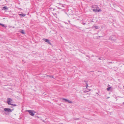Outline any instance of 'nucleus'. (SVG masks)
Listing matches in <instances>:
<instances>
[{
  "mask_svg": "<svg viewBox=\"0 0 124 124\" xmlns=\"http://www.w3.org/2000/svg\"><path fill=\"white\" fill-rule=\"evenodd\" d=\"M62 6V7H64V6H63V5H62V6Z\"/></svg>",
  "mask_w": 124,
  "mask_h": 124,
  "instance_id": "5701e85b",
  "label": "nucleus"
},
{
  "mask_svg": "<svg viewBox=\"0 0 124 124\" xmlns=\"http://www.w3.org/2000/svg\"><path fill=\"white\" fill-rule=\"evenodd\" d=\"M52 8H50V9H52Z\"/></svg>",
  "mask_w": 124,
  "mask_h": 124,
  "instance_id": "bb28decb",
  "label": "nucleus"
},
{
  "mask_svg": "<svg viewBox=\"0 0 124 124\" xmlns=\"http://www.w3.org/2000/svg\"><path fill=\"white\" fill-rule=\"evenodd\" d=\"M27 111L28 112L29 114L32 116H33L34 115V113H35L34 111L31 110H27Z\"/></svg>",
  "mask_w": 124,
  "mask_h": 124,
  "instance_id": "f03ea898",
  "label": "nucleus"
},
{
  "mask_svg": "<svg viewBox=\"0 0 124 124\" xmlns=\"http://www.w3.org/2000/svg\"><path fill=\"white\" fill-rule=\"evenodd\" d=\"M82 24L83 25H85L86 24V23H82Z\"/></svg>",
  "mask_w": 124,
  "mask_h": 124,
  "instance_id": "a211bd4d",
  "label": "nucleus"
},
{
  "mask_svg": "<svg viewBox=\"0 0 124 124\" xmlns=\"http://www.w3.org/2000/svg\"><path fill=\"white\" fill-rule=\"evenodd\" d=\"M63 124L62 123H61V124Z\"/></svg>",
  "mask_w": 124,
  "mask_h": 124,
  "instance_id": "b1692460",
  "label": "nucleus"
},
{
  "mask_svg": "<svg viewBox=\"0 0 124 124\" xmlns=\"http://www.w3.org/2000/svg\"><path fill=\"white\" fill-rule=\"evenodd\" d=\"M68 22H69V23H70V21L69 20V21H68Z\"/></svg>",
  "mask_w": 124,
  "mask_h": 124,
  "instance_id": "aec40b11",
  "label": "nucleus"
},
{
  "mask_svg": "<svg viewBox=\"0 0 124 124\" xmlns=\"http://www.w3.org/2000/svg\"><path fill=\"white\" fill-rule=\"evenodd\" d=\"M123 104H124V102H123Z\"/></svg>",
  "mask_w": 124,
  "mask_h": 124,
  "instance_id": "393cba45",
  "label": "nucleus"
},
{
  "mask_svg": "<svg viewBox=\"0 0 124 124\" xmlns=\"http://www.w3.org/2000/svg\"><path fill=\"white\" fill-rule=\"evenodd\" d=\"M4 110L5 111V114L6 115H7V113L6 112H8L9 113H10L12 112V110L11 109L9 108H5L4 109Z\"/></svg>",
  "mask_w": 124,
  "mask_h": 124,
  "instance_id": "7ed1b4c3",
  "label": "nucleus"
},
{
  "mask_svg": "<svg viewBox=\"0 0 124 124\" xmlns=\"http://www.w3.org/2000/svg\"><path fill=\"white\" fill-rule=\"evenodd\" d=\"M62 100H64V101L66 102H69L70 103H72V101L69 100H68L67 99L65 98H62Z\"/></svg>",
  "mask_w": 124,
  "mask_h": 124,
  "instance_id": "39448f33",
  "label": "nucleus"
},
{
  "mask_svg": "<svg viewBox=\"0 0 124 124\" xmlns=\"http://www.w3.org/2000/svg\"><path fill=\"white\" fill-rule=\"evenodd\" d=\"M98 59H99V60H101V58H99Z\"/></svg>",
  "mask_w": 124,
  "mask_h": 124,
  "instance_id": "412c9836",
  "label": "nucleus"
},
{
  "mask_svg": "<svg viewBox=\"0 0 124 124\" xmlns=\"http://www.w3.org/2000/svg\"><path fill=\"white\" fill-rule=\"evenodd\" d=\"M19 15L20 16H21L22 17H23L25 16L26 15L23 13H22L21 14H19Z\"/></svg>",
  "mask_w": 124,
  "mask_h": 124,
  "instance_id": "1a4fd4ad",
  "label": "nucleus"
},
{
  "mask_svg": "<svg viewBox=\"0 0 124 124\" xmlns=\"http://www.w3.org/2000/svg\"><path fill=\"white\" fill-rule=\"evenodd\" d=\"M84 82H86V83H87V81H85V80H84Z\"/></svg>",
  "mask_w": 124,
  "mask_h": 124,
  "instance_id": "6ab92c4d",
  "label": "nucleus"
},
{
  "mask_svg": "<svg viewBox=\"0 0 124 124\" xmlns=\"http://www.w3.org/2000/svg\"><path fill=\"white\" fill-rule=\"evenodd\" d=\"M55 8H54V9H53V10H55Z\"/></svg>",
  "mask_w": 124,
  "mask_h": 124,
  "instance_id": "4be33fe9",
  "label": "nucleus"
},
{
  "mask_svg": "<svg viewBox=\"0 0 124 124\" xmlns=\"http://www.w3.org/2000/svg\"><path fill=\"white\" fill-rule=\"evenodd\" d=\"M112 63V62H110V63Z\"/></svg>",
  "mask_w": 124,
  "mask_h": 124,
  "instance_id": "a878e982",
  "label": "nucleus"
},
{
  "mask_svg": "<svg viewBox=\"0 0 124 124\" xmlns=\"http://www.w3.org/2000/svg\"><path fill=\"white\" fill-rule=\"evenodd\" d=\"M43 40L45 42H47L49 44H51V43L50 42L49 39L44 38L43 39Z\"/></svg>",
  "mask_w": 124,
  "mask_h": 124,
  "instance_id": "423d86ee",
  "label": "nucleus"
},
{
  "mask_svg": "<svg viewBox=\"0 0 124 124\" xmlns=\"http://www.w3.org/2000/svg\"><path fill=\"white\" fill-rule=\"evenodd\" d=\"M2 10H4L6 11L8 10V8L6 6H5L2 8Z\"/></svg>",
  "mask_w": 124,
  "mask_h": 124,
  "instance_id": "6e6552de",
  "label": "nucleus"
},
{
  "mask_svg": "<svg viewBox=\"0 0 124 124\" xmlns=\"http://www.w3.org/2000/svg\"><path fill=\"white\" fill-rule=\"evenodd\" d=\"M93 11L94 12H99L101 11V9H99L98 10L97 9H94L93 10Z\"/></svg>",
  "mask_w": 124,
  "mask_h": 124,
  "instance_id": "0eeeda50",
  "label": "nucleus"
},
{
  "mask_svg": "<svg viewBox=\"0 0 124 124\" xmlns=\"http://www.w3.org/2000/svg\"><path fill=\"white\" fill-rule=\"evenodd\" d=\"M20 32L22 34H24L25 33L24 31L23 30H21Z\"/></svg>",
  "mask_w": 124,
  "mask_h": 124,
  "instance_id": "9d476101",
  "label": "nucleus"
},
{
  "mask_svg": "<svg viewBox=\"0 0 124 124\" xmlns=\"http://www.w3.org/2000/svg\"><path fill=\"white\" fill-rule=\"evenodd\" d=\"M46 76L47 77H48L50 78H54V76H51V75H47Z\"/></svg>",
  "mask_w": 124,
  "mask_h": 124,
  "instance_id": "f8f14e48",
  "label": "nucleus"
},
{
  "mask_svg": "<svg viewBox=\"0 0 124 124\" xmlns=\"http://www.w3.org/2000/svg\"><path fill=\"white\" fill-rule=\"evenodd\" d=\"M90 89H89V90L88 89V90H85V91H84V93H86V92H89V91H90Z\"/></svg>",
  "mask_w": 124,
  "mask_h": 124,
  "instance_id": "ddd939ff",
  "label": "nucleus"
},
{
  "mask_svg": "<svg viewBox=\"0 0 124 124\" xmlns=\"http://www.w3.org/2000/svg\"><path fill=\"white\" fill-rule=\"evenodd\" d=\"M65 24H67V23H65Z\"/></svg>",
  "mask_w": 124,
  "mask_h": 124,
  "instance_id": "cd10ccee",
  "label": "nucleus"
},
{
  "mask_svg": "<svg viewBox=\"0 0 124 124\" xmlns=\"http://www.w3.org/2000/svg\"><path fill=\"white\" fill-rule=\"evenodd\" d=\"M0 25H1L2 26L6 27V26H5L4 24H1L0 23Z\"/></svg>",
  "mask_w": 124,
  "mask_h": 124,
  "instance_id": "9b49d317",
  "label": "nucleus"
},
{
  "mask_svg": "<svg viewBox=\"0 0 124 124\" xmlns=\"http://www.w3.org/2000/svg\"><path fill=\"white\" fill-rule=\"evenodd\" d=\"M111 88V87H108L107 88V91H109L110 90V89Z\"/></svg>",
  "mask_w": 124,
  "mask_h": 124,
  "instance_id": "4468645a",
  "label": "nucleus"
},
{
  "mask_svg": "<svg viewBox=\"0 0 124 124\" xmlns=\"http://www.w3.org/2000/svg\"><path fill=\"white\" fill-rule=\"evenodd\" d=\"M12 101L13 100L12 99L10 98H8L7 99V102L8 105H13L14 106H16V104H11V101Z\"/></svg>",
  "mask_w": 124,
  "mask_h": 124,
  "instance_id": "f257e3e1",
  "label": "nucleus"
},
{
  "mask_svg": "<svg viewBox=\"0 0 124 124\" xmlns=\"http://www.w3.org/2000/svg\"><path fill=\"white\" fill-rule=\"evenodd\" d=\"M86 88H87V87L88 86V84H87V83H86Z\"/></svg>",
  "mask_w": 124,
  "mask_h": 124,
  "instance_id": "dca6fc26",
  "label": "nucleus"
},
{
  "mask_svg": "<svg viewBox=\"0 0 124 124\" xmlns=\"http://www.w3.org/2000/svg\"><path fill=\"white\" fill-rule=\"evenodd\" d=\"M74 119L75 120H78L80 119L79 118H74Z\"/></svg>",
  "mask_w": 124,
  "mask_h": 124,
  "instance_id": "f3484780",
  "label": "nucleus"
},
{
  "mask_svg": "<svg viewBox=\"0 0 124 124\" xmlns=\"http://www.w3.org/2000/svg\"><path fill=\"white\" fill-rule=\"evenodd\" d=\"M94 27L95 29H98V27L97 26H94Z\"/></svg>",
  "mask_w": 124,
  "mask_h": 124,
  "instance_id": "2eb2a0df",
  "label": "nucleus"
},
{
  "mask_svg": "<svg viewBox=\"0 0 124 124\" xmlns=\"http://www.w3.org/2000/svg\"><path fill=\"white\" fill-rule=\"evenodd\" d=\"M116 37L114 35L111 36L109 38V39L112 41H115L116 40Z\"/></svg>",
  "mask_w": 124,
  "mask_h": 124,
  "instance_id": "20e7f679",
  "label": "nucleus"
},
{
  "mask_svg": "<svg viewBox=\"0 0 124 124\" xmlns=\"http://www.w3.org/2000/svg\"><path fill=\"white\" fill-rule=\"evenodd\" d=\"M99 37H101L100 36H99Z\"/></svg>",
  "mask_w": 124,
  "mask_h": 124,
  "instance_id": "c85d7f7f",
  "label": "nucleus"
}]
</instances>
